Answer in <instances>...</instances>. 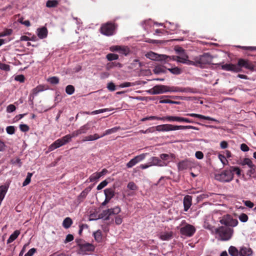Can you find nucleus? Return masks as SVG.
Returning a JSON list of instances; mask_svg holds the SVG:
<instances>
[{"mask_svg": "<svg viewBox=\"0 0 256 256\" xmlns=\"http://www.w3.org/2000/svg\"><path fill=\"white\" fill-rule=\"evenodd\" d=\"M152 94H157L170 92H184V88L177 86H170L164 85H156L154 86L150 90Z\"/></svg>", "mask_w": 256, "mask_h": 256, "instance_id": "nucleus-1", "label": "nucleus"}, {"mask_svg": "<svg viewBox=\"0 0 256 256\" xmlns=\"http://www.w3.org/2000/svg\"><path fill=\"white\" fill-rule=\"evenodd\" d=\"M234 230L230 227L221 226L215 229V233L218 234L222 240H228L232 238Z\"/></svg>", "mask_w": 256, "mask_h": 256, "instance_id": "nucleus-2", "label": "nucleus"}, {"mask_svg": "<svg viewBox=\"0 0 256 256\" xmlns=\"http://www.w3.org/2000/svg\"><path fill=\"white\" fill-rule=\"evenodd\" d=\"M76 242L79 248V252L82 254H87L88 252H94L95 246L94 244L86 242L81 238L76 240Z\"/></svg>", "mask_w": 256, "mask_h": 256, "instance_id": "nucleus-3", "label": "nucleus"}, {"mask_svg": "<svg viewBox=\"0 0 256 256\" xmlns=\"http://www.w3.org/2000/svg\"><path fill=\"white\" fill-rule=\"evenodd\" d=\"M212 57L208 53H204L202 55L195 57V62H196V66L201 68H205L206 65L212 63Z\"/></svg>", "mask_w": 256, "mask_h": 256, "instance_id": "nucleus-4", "label": "nucleus"}, {"mask_svg": "<svg viewBox=\"0 0 256 256\" xmlns=\"http://www.w3.org/2000/svg\"><path fill=\"white\" fill-rule=\"evenodd\" d=\"M236 66L238 69L240 70V72H242V68L248 70L251 72L254 71V66L253 62L248 59L242 58L238 59Z\"/></svg>", "mask_w": 256, "mask_h": 256, "instance_id": "nucleus-5", "label": "nucleus"}, {"mask_svg": "<svg viewBox=\"0 0 256 256\" xmlns=\"http://www.w3.org/2000/svg\"><path fill=\"white\" fill-rule=\"evenodd\" d=\"M116 26L113 22H108L102 26L100 32L104 35L110 36L114 34Z\"/></svg>", "mask_w": 256, "mask_h": 256, "instance_id": "nucleus-6", "label": "nucleus"}, {"mask_svg": "<svg viewBox=\"0 0 256 256\" xmlns=\"http://www.w3.org/2000/svg\"><path fill=\"white\" fill-rule=\"evenodd\" d=\"M216 179L222 182H230L234 178V174L232 173L230 168L225 170L220 174L216 175Z\"/></svg>", "mask_w": 256, "mask_h": 256, "instance_id": "nucleus-7", "label": "nucleus"}, {"mask_svg": "<svg viewBox=\"0 0 256 256\" xmlns=\"http://www.w3.org/2000/svg\"><path fill=\"white\" fill-rule=\"evenodd\" d=\"M164 126L165 132L186 129L198 130V128L192 126H174L170 124H164Z\"/></svg>", "mask_w": 256, "mask_h": 256, "instance_id": "nucleus-8", "label": "nucleus"}, {"mask_svg": "<svg viewBox=\"0 0 256 256\" xmlns=\"http://www.w3.org/2000/svg\"><path fill=\"white\" fill-rule=\"evenodd\" d=\"M195 232V228L193 226L188 224H186L184 226L180 228V234L188 237L192 236Z\"/></svg>", "mask_w": 256, "mask_h": 256, "instance_id": "nucleus-9", "label": "nucleus"}, {"mask_svg": "<svg viewBox=\"0 0 256 256\" xmlns=\"http://www.w3.org/2000/svg\"><path fill=\"white\" fill-rule=\"evenodd\" d=\"M146 56L148 58H149L152 60H162L165 62L171 60L170 56H167L166 55H158L152 52H148L146 54Z\"/></svg>", "mask_w": 256, "mask_h": 256, "instance_id": "nucleus-10", "label": "nucleus"}, {"mask_svg": "<svg viewBox=\"0 0 256 256\" xmlns=\"http://www.w3.org/2000/svg\"><path fill=\"white\" fill-rule=\"evenodd\" d=\"M68 142L66 136H64L58 139L52 144H50L49 146V150L50 151L53 150L54 149L60 148Z\"/></svg>", "mask_w": 256, "mask_h": 256, "instance_id": "nucleus-11", "label": "nucleus"}, {"mask_svg": "<svg viewBox=\"0 0 256 256\" xmlns=\"http://www.w3.org/2000/svg\"><path fill=\"white\" fill-rule=\"evenodd\" d=\"M146 154H142L135 156L134 158H132L126 164V167L128 168H131L133 167L136 164L144 160Z\"/></svg>", "mask_w": 256, "mask_h": 256, "instance_id": "nucleus-12", "label": "nucleus"}, {"mask_svg": "<svg viewBox=\"0 0 256 256\" xmlns=\"http://www.w3.org/2000/svg\"><path fill=\"white\" fill-rule=\"evenodd\" d=\"M44 86L43 85H38L36 88H33L30 94L28 97L29 100H30L32 104L34 96L39 92L44 91Z\"/></svg>", "mask_w": 256, "mask_h": 256, "instance_id": "nucleus-13", "label": "nucleus"}, {"mask_svg": "<svg viewBox=\"0 0 256 256\" xmlns=\"http://www.w3.org/2000/svg\"><path fill=\"white\" fill-rule=\"evenodd\" d=\"M150 165L156 166H167V163L164 162H162L160 158L158 157L154 156L151 158V161L150 162Z\"/></svg>", "mask_w": 256, "mask_h": 256, "instance_id": "nucleus-14", "label": "nucleus"}, {"mask_svg": "<svg viewBox=\"0 0 256 256\" xmlns=\"http://www.w3.org/2000/svg\"><path fill=\"white\" fill-rule=\"evenodd\" d=\"M222 68L226 71H230L234 72H240L238 69L236 64H226L222 66Z\"/></svg>", "mask_w": 256, "mask_h": 256, "instance_id": "nucleus-15", "label": "nucleus"}, {"mask_svg": "<svg viewBox=\"0 0 256 256\" xmlns=\"http://www.w3.org/2000/svg\"><path fill=\"white\" fill-rule=\"evenodd\" d=\"M185 115L186 116L198 118L203 119V120H212V121L219 122L218 120H216V119H214V118H212L210 116H204L200 114H194V113H188V114H186Z\"/></svg>", "mask_w": 256, "mask_h": 256, "instance_id": "nucleus-16", "label": "nucleus"}, {"mask_svg": "<svg viewBox=\"0 0 256 256\" xmlns=\"http://www.w3.org/2000/svg\"><path fill=\"white\" fill-rule=\"evenodd\" d=\"M192 198L191 196L187 195L184 198V210L187 212L192 206Z\"/></svg>", "mask_w": 256, "mask_h": 256, "instance_id": "nucleus-17", "label": "nucleus"}, {"mask_svg": "<svg viewBox=\"0 0 256 256\" xmlns=\"http://www.w3.org/2000/svg\"><path fill=\"white\" fill-rule=\"evenodd\" d=\"M252 251L250 248L242 246L239 250V256H250L252 254Z\"/></svg>", "mask_w": 256, "mask_h": 256, "instance_id": "nucleus-18", "label": "nucleus"}, {"mask_svg": "<svg viewBox=\"0 0 256 256\" xmlns=\"http://www.w3.org/2000/svg\"><path fill=\"white\" fill-rule=\"evenodd\" d=\"M158 236L162 240H169L173 237V232L170 231L168 232H161L160 234Z\"/></svg>", "mask_w": 256, "mask_h": 256, "instance_id": "nucleus-19", "label": "nucleus"}, {"mask_svg": "<svg viewBox=\"0 0 256 256\" xmlns=\"http://www.w3.org/2000/svg\"><path fill=\"white\" fill-rule=\"evenodd\" d=\"M37 32L38 36L40 39L46 38L48 34V30L44 26L38 28Z\"/></svg>", "mask_w": 256, "mask_h": 256, "instance_id": "nucleus-20", "label": "nucleus"}, {"mask_svg": "<svg viewBox=\"0 0 256 256\" xmlns=\"http://www.w3.org/2000/svg\"><path fill=\"white\" fill-rule=\"evenodd\" d=\"M190 166V164L187 160H183L178 164V168L179 171L186 170Z\"/></svg>", "mask_w": 256, "mask_h": 256, "instance_id": "nucleus-21", "label": "nucleus"}, {"mask_svg": "<svg viewBox=\"0 0 256 256\" xmlns=\"http://www.w3.org/2000/svg\"><path fill=\"white\" fill-rule=\"evenodd\" d=\"M122 130L120 126H115L112 128L106 130L104 132L102 135V137L108 135L113 133H115L119 130Z\"/></svg>", "mask_w": 256, "mask_h": 256, "instance_id": "nucleus-22", "label": "nucleus"}, {"mask_svg": "<svg viewBox=\"0 0 256 256\" xmlns=\"http://www.w3.org/2000/svg\"><path fill=\"white\" fill-rule=\"evenodd\" d=\"M178 116H167L164 117H160V120L162 121H167L169 122H178Z\"/></svg>", "mask_w": 256, "mask_h": 256, "instance_id": "nucleus-23", "label": "nucleus"}, {"mask_svg": "<svg viewBox=\"0 0 256 256\" xmlns=\"http://www.w3.org/2000/svg\"><path fill=\"white\" fill-rule=\"evenodd\" d=\"M20 232L18 230H15L9 237L7 240V244H10L14 241L20 235Z\"/></svg>", "mask_w": 256, "mask_h": 256, "instance_id": "nucleus-24", "label": "nucleus"}, {"mask_svg": "<svg viewBox=\"0 0 256 256\" xmlns=\"http://www.w3.org/2000/svg\"><path fill=\"white\" fill-rule=\"evenodd\" d=\"M114 67H118V68H122V64L118 62H110L108 63L106 65V69L107 70H110V69L114 68Z\"/></svg>", "mask_w": 256, "mask_h": 256, "instance_id": "nucleus-25", "label": "nucleus"}, {"mask_svg": "<svg viewBox=\"0 0 256 256\" xmlns=\"http://www.w3.org/2000/svg\"><path fill=\"white\" fill-rule=\"evenodd\" d=\"M90 128V122H88L84 125L80 127V128L78 130L79 132L81 134H84L87 132Z\"/></svg>", "mask_w": 256, "mask_h": 256, "instance_id": "nucleus-26", "label": "nucleus"}, {"mask_svg": "<svg viewBox=\"0 0 256 256\" xmlns=\"http://www.w3.org/2000/svg\"><path fill=\"white\" fill-rule=\"evenodd\" d=\"M102 137L101 136H99V135L97 134H95L94 135H90L86 136H85L82 141H92L96 140Z\"/></svg>", "mask_w": 256, "mask_h": 256, "instance_id": "nucleus-27", "label": "nucleus"}, {"mask_svg": "<svg viewBox=\"0 0 256 256\" xmlns=\"http://www.w3.org/2000/svg\"><path fill=\"white\" fill-rule=\"evenodd\" d=\"M228 251L231 256H239V250L234 246H230Z\"/></svg>", "mask_w": 256, "mask_h": 256, "instance_id": "nucleus-28", "label": "nucleus"}, {"mask_svg": "<svg viewBox=\"0 0 256 256\" xmlns=\"http://www.w3.org/2000/svg\"><path fill=\"white\" fill-rule=\"evenodd\" d=\"M106 197L111 200L114 196V192L112 188H106L104 190Z\"/></svg>", "mask_w": 256, "mask_h": 256, "instance_id": "nucleus-29", "label": "nucleus"}, {"mask_svg": "<svg viewBox=\"0 0 256 256\" xmlns=\"http://www.w3.org/2000/svg\"><path fill=\"white\" fill-rule=\"evenodd\" d=\"M108 212L109 210H103L102 212L98 215V218H104L106 220H109L110 214Z\"/></svg>", "mask_w": 256, "mask_h": 256, "instance_id": "nucleus-30", "label": "nucleus"}, {"mask_svg": "<svg viewBox=\"0 0 256 256\" xmlns=\"http://www.w3.org/2000/svg\"><path fill=\"white\" fill-rule=\"evenodd\" d=\"M240 164L242 166L248 165L249 168H253L254 166V164H253L252 161L248 158H244L241 161Z\"/></svg>", "mask_w": 256, "mask_h": 256, "instance_id": "nucleus-31", "label": "nucleus"}, {"mask_svg": "<svg viewBox=\"0 0 256 256\" xmlns=\"http://www.w3.org/2000/svg\"><path fill=\"white\" fill-rule=\"evenodd\" d=\"M72 224V219L68 217V218H66L64 220L63 222H62V226L66 228H68L71 226Z\"/></svg>", "mask_w": 256, "mask_h": 256, "instance_id": "nucleus-32", "label": "nucleus"}, {"mask_svg": "<svg viewBox=\"0 0 256 256\" xmlns=\"http://www.w3.org/2000/svg\"><path fill=\"white\" fill-rule=\"evenodd\" d=\"M188 58V56L187 55L183 54L180 56H177L176 58L174 59V60H176L178 62L186 64Z\"/></svg>", "mask_w": 256, "mask_h": 256, "instance_id": "nucleus-33", "label": "nucleus"}, {"mask_svg": "<svg viewBox=\"0 0 256 256\" xmlns=\"http://www.w3.org/2000/svg\"><path fill=\"white\" fill-rule=\"evenodd\" d=\"M58 4L57 0H48L46 2V6L48 8H55Z\"/></svg>", "mask_w": 256, "mask_h": 256, "instance_id": "nucleus-34", "label": "nucleus"}, {"mask_svg": "<svg viewBox=\"0 0 256 256\" xmlns=\"http://www.w3.org/2000/svg\"><path fill=\"white\" fill-rule=\"evenodd\" d=\"M80 134L78 130H76L73 132L71 134H67L65 136H66L68 142H70L71 141L72 138L76 137Z\"/></svg>", "mask_w": 256, "mask_h": 256, "instance_id": "nucleus-35", "label": "nucleus"}, {"mask_svg": "<svg viewBox=\"0 0 256 256\" xmlns=\"http://www.w3.org/2000/svg\"><path fill=\"white\" fill-rule=\"evenodd\" d=\"M94 236L95 240L100 242L102 240V232L100 230H98L94 233Z\"/></svg>", "mask_w": 256, "mask_h": 256, "instance_id": "nucleus-36", "label": "nucleus"}, {"mask_svg": "<svg viewBox=\"0 0 256 256\" xmlns=\"http://www.w3.org/2000/svg\"><path fill=\"white\" fill-rule=\"evenodd\" d=\"M108 210H109L108 213L110 214V216L113 214H117L120 212V208L118 206Z\"/></svg>", "mask_w": 256, "mask_h": 256, "instance_id": "nucleus-37", "label": "nucleus"}, {"mask_svg": "<svg viewBox=\"0 0 256 256\" xmlns=\"http://www.w3.org/2000/svg\"><path fill=\"white\" fill-rule=\"evenodd\" d=\"M90 190H89L88 188H85L79 195L78 199L80 200H82L84 199Z\"/></svg>", "mask_w": 256, "mask_h": 256, "instance_id": "nucleus-38", "label": "nucleus"}, {"mask_svg": "<svg viewBox=\"0 0 256 256\" xmlns=\"http://www.w3.org/2000/svg\"><path fill=\"white\" fill-rule=\"evenodd\" d=\"M108 111H110V110L108 108H103V109H100L98 110H94L91 112H86V114H88L94 115V114H96L102 113V112H108Z\"/></svg>", "mask_w": 256, "mask_h": 256, "instance_id": "nucleus-39", "label": "nucleus"}, {"mask_svg": "<svg viewBox=\"0 0 256 256\" xmlns=\"http://www.w3.org/2000/svg\"><path fill=\"white\" fill-rule=\"evenodd\" d=\"M165 66H156L154 70V74H160V73H164L166 72L164 70Z\"/></svg>", "mask_w": 256, "mask_h": 256, "instance_id": "nucleus-40", "label": "nucleus"}, {"mask_svg": "<svg viewBox=\"0 0 256 256\" xmlns=\"http://www.w3.org/2000/svg\"><path fill=\"white\" fill-rule=\"evenodd\" d=\"M118 56L115 54L110 53L106 55V58L109 61L116 60L118 58Z\"/></svg>", "mask_w": 256, "mask_h": 256, "instance_id": "nucleus-41", "label": "nucleus"}, {"mask_svg": "<svg viewBox=\"0 0 256 256\" xmlns=\"http://www.w3.org/2000/svg\"><path fill=\"white\" fill-rule=\"evenodd\" d=\"M32 173H30V172L28 173L26 178L25 179L24 181L22 183L23 186H26L30 183V180H31V178H32Z\"/></svg>", "mask_w": 256, "mask_h": 256, "instance_id": "nucleus-42", "label": "nucleus"}, {"mask_svg": "<svg viewBox=\"0 0 256 256\" xmlns=\"http://www.w3.org/2000/svg\"><path fill=\"white\" fill-rule=\"evenodd\" d=\"M74 87L72 85H68L66 88V92L69 95H71L74 94Z\"/></svg>", "mask_w": 256, "mask_h": 256, "instance_id": "nucleus-43", "label": "nucleus"}, {"mask_svg": "<svg viewBox=\"0 0 256 256\" xmlns=\"http://www.w3.org/2000/svg\"><path fill=\"white\" fill-rule=\"evenodd\" d=\"M127 188L132 190H138V186L133 182H130L127 185Z\"/></svg>", "mask_w": 256, "mask_h": 256, "instance_id": "nucleus-44", "label": "nucleus"}, {"mask_svg": "<svg viewBox=\"0 0 256 256\" xmlns=\"http://www.w3.org/2000/svg\"><path fill=\"white\" fill-rule=\"evenodd\" d=\"M168 70L172 74H181L182 70L180 68L175 67L174 68H168Z\"/></svg>", "mask_w": 256, "mask_h": 256, "instance_id": "nucleus-45", "label": "nucleus"}, {"mask_svg": "<svg viewBox=\"0 0 256 256\" xmlns=\"http://www.w3.org/2000/svg\"><path fill=\"white\" fill-rule=\"evenodd\" d=\"M204 227L205 228L208 229V230H210L212 232H215V229L216 228H214V226H212V225L210 224L207 222H204Z\"/></svg>", "mask_w": 256, "mask_h": 256, "instance_id": "nucleus-46", "label": "nucleus"}, {"mask_svg": "<svg viewBox=\"0 0 256 256\" xmlns=\"http://www.w3.org/2000/svg\"><path fill=\"white\" fill-rule=\"evenodd\" d=\"M100 178V176L98 175V172H94V173L92 174L90 176L89 180L90 182H94Z\"/></svg>", "mask_w": 256, "mask_h": 256, "instance_id": "nucleus-47", "label": "nucleus"}, {"mask_svg": "<svg viewBox=\"0 0 256 256\" xmlns=\"http://www.w3.org/2000/svg\"><path fill=\"white\" fill-rule=\"evenodd\" d=\"M148 120H160V117H158L157 116H146L144 118L140 120L141 122H145Z\"/></svg>", "mask_w": 256, "mask_h": 256, "instance_id": "nucleus-48", "label": "nucleus"}, {"mask_svg": "<svg viewBox=\"0 0 256 256\" xmlns=\"http://www.w3.org/2000/svg\"><path fill=\"white\" fill-rule=\"evenodd\" d=\"M161 104H180V102L173 101L168 99H165L160 100V102Z\"/></svg>", "mask_w": 256, "mask_h": 256, "instance_id": "nucleus-49", "label": "nucleus"}, {"mask_svg": "<svg viewBox=\"0 0 256 256\" xmlns=\"http://www.w3.org/2000/svg\"><path fill=\"white\" fill-rule=\"evenodd\" d=\"M177 122H187V123H193L194 121H192V120H190V119H188V118L178 116Z\"/></svg>", "mask_w": 256, "mask_h": 256, "instance_id": "nucleus-50", "label": "nucleus"}, {"mask_svg": "<svg viewBox=\"0 0 256 256\" xmlns=\"http://www.w3.org/2000/svg\"><path fill=\"white\" fill-rule=\"evenodd\" d=\"M48 82L51 84H56L59 82V78L56 76H52L48 79Z\"/></svg>", "mask_w": 256, "mask_h": 256, "instance_id": "nucleus-51", "label": "nucleus"}, {"mask_svg": "<svg viewBox=\"0 0 256 256\" xmlns=\"http://www.w3.org/2000/svg\"><path fill=\"white\" fill-rule=\"evenodd\" d=\"M230 168L232 173L235 172L238 176L241 174V170L239 168L236 166H230Z\"/></svg>", "mask_w": 256, "mask_h": 256, "instance_id": "nucleus-52", "label": "nucleus"}, {"mask_svg": "<svg viewBox=\"0 0 256 256\" xmlns=\"http://www.w3.org/2000/svg\"><path fill=\"white\" fill-rule=\"evenodd\" d=\"M118 52L122 54L126 55L129 52V49L126 46H120V48Z\"/></svg>", "mask_w": 256, "mask_h": 256, "instance_id": "nucleus-53", "label": "nucleus"}, {"mask_svg": "<svg viewBox=\"0 0 256 256\" xmlns=\"http://www.w3.org/2000/svg\"><path fill=\"white\" fill-rule=\"evenodd\" d=\"M12 33V30L11 29H6L4 32H0V37H3L6 36H10Z\"/></svg>", "mask_w": 256, "mask_h": 256, "instance_id": "nucleus-54", "label": "nucleus"}, {"mask_svg": "<svg viewBox=\"0 0 256 256\" xmlns=\"http://www.w3.org/2000/svg\"><path fill=\"white\" fill-rule=\"evenodd\" d=\"M0 69L6 72H8L10 70V66L9 65L2 64L0 62Z\"/></svg>", "mask_w": 256, "mask_h": 256, "instance_id": "nucleus-55", "label": "nucleus"}, {"mask_svg": "<svg viewBox=\"0 0 256 256\" xmlns=\"http://www.w3.org/2000/svg\"><path fill=\"white\" fill-rule=\"evenodd\" d=\"M6 132L9 134H13L15 132V128L14 126H8L6 128Z\"/></svg>", "mask_w": 256, "mask_h": 256, "instance_id": "nucleus-56", "label": "nucleus"}, {"mask_svg": "<svg viewBox=\"0 0 256 256\" xmlns=\"http://www.w3.org/2000/svg\"><path fill=\"white\" fill-rule=\"evenodd\" d=\"M238 218H239V220L242 222H247L248 220V216L246 214H244V213L242 214L239 216Z\"/></svg>", "mask_w": 256, "mask_h": 256, "instance_id": "nucleus-57", "label": "nucleus"}, {"mask_svg": "<svg viewBox=\"0 0 256 256\" xmlns=\"http://www.w3.org/2000/svg\"><path fill=\"white\" fill-rule=\"evenodd\" d=\"M238 222L237 220L230 218V222L228 224V227L230 226H236L238 225Z\"/></svg>", "mask_w": 256, "mask_h": 256, "instance_id": "nucleus-58", "label": "nucleus"}, {"mask_svg": "<svg viewBox=\"0 0 256 256\" xmlns=\"http://www.w3.org/2000/svg\"><path fill=\"white\" fill-rule=\"evenodd\" d=\"M20 129L22 132H27L29 130L28 126L26 124H21L20 125Z\"/></svg>", "mask_w": 256, "mask_h": 256, "instance_id": "nucleus-59", "label": "nucleus"}, {"mask_svg": "<svg viewBox=\"0 0 256 256\" xmlns=\"http://www.w3.org/2000/svg\"><path fill=\"white\" fill-rule=\"evenodd\" d=\"M108 184V182L106 180H104L101 182L97 186L96 189L98 190H100L102 189L104 187H105Z\"/></svg>", "mask_w": 256, "mask_h": 256, "instance_id": "nucleus-60", "label": "nucleus"}, {"mask_svg": "<svg viewBox=\"0 0 256 256\" xmlns=\"http://www.w3.org/2000/svg\"><path fill=\"white\" fill-rule=\"evenodd\" d=\"M14 80L16 81L20 82H24L25 80V78L24 75L20 74L16 76Z\"/></svg>", "mask_w": 256, "mask_h": 256, "instance_id": "nucleus-61", "label": "nucleus"}, {"mask_svg": "<svg viewBox=\"0 0 256 256\" xmlns=\"http://www.w3.org/2000/svg\"><path fill=\"white\" fill-rule=\"evenodd\" d=\"M154 131V128L152 127L146 129V130H140L138 132L142 133V134H148V133H152Z\"/></svg>", "mask_w": 256, "mask_h": 256, "instance_id": "nucleus-62", "label": "nucleus"}, {"mask_svg": "<svg viewBox=\"0 0 256 256\" xmlns=\"http://www.w3.org/2000/svg\"><path fill=\"white\" fill-rule=\"evenodd\" d=\"M107 88L110 91L113 92L116 90V86L112 82L108 84Z\"/></svg>", "mask_w": 256, "mask_h": 256, "instance_id": "nucleus-63", "label": "nucleus"}, {"mask_svg": "<svg viewBox=\"0 0 256 256\" xmlns=\"http://www.w3.org/2000/svg\"><path fill=\"white\" fill-rule=\"evenodd\" d=\"M36 249L35 248H32L30 249L27 253H26L24 256H32L36 252Z\"/></svg>", "mask_w": 256, "mask_h": 256, "instance_id": "nucleus-64", "label": "nucleus"}]
</instances>
